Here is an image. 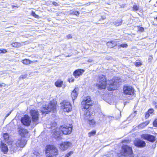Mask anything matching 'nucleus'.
I'll list each match as a JSON object with an SVG mask.
<instances>
[{
  "label": "nucleus",
  "mask_w": 157,
  "mask_h": 157,
  "mask_svg": "<svg viewBox=\"0 0 157 157\" xmlns=\"http://www.w3.org/2000/svg\"><path fill=\"white\" fill-rule=\"evenodd\" d=\"M92 104V101L89 96H87L84 98L83 101L81 102L82 109L85 110L84 113V118L86 120L88 119L90 117V113L89 111V107L91 106Z\"/></svg>",
  "instance_id": "obj_1"
},
{
  "label": "nucleus",
  "mask_w": 157,
  "mask_h": 157,
  "mask_svg": "<svg viewBox=\"0 0 157 157\" xmlns=\"http://www.w3.org/2000/svg\"><path fill=\"white\" fill-rule=\"evenodd\" d=\"M56 102L55 101H51L49 103L46 102L41 109V111L42 114H46L52 111L55 112L56 111Z\"/></svg>",
  "instance_id": "obj_2"
},
{
  "label": "nucleus",
  "mask_w": 157,
  "mask_h": 157,
  "mask_svg": "<svg viewBox=\"0 0 157 157\" xmlns=\"http://www.w3.org/2000/svg\"><path fill=\"white\" fill-rule=\"evenodd\" d=\"M122 149L121 153L118 154V156H121L122 155L126 157H130L133 156L132 151L131 147L125 145L122 146Z\"/></svg>",
  "instance_id": "obj_3"
},
{
  "label": "nucleus",
  "mask_w": 157,
  "mask_h": 157,
  "mask_svg": "<svg viewBox=\"0 0 157 157\" xmlns=\"http://www.w3.org/2000/svg\"><path fill=\"white\" fill-rule=\"evenodd\" d=\"M58 150L52 145H49L46 147V155L47 157H54L58 153Z\"/></svg>",
  "instance_id": "obj_4"
},
{
  "label": "nucleus",
  "mask_w": 157,
  "mask_h": 157,
  "mask_svg": "<svg viewBox=\"0 0 157 157\" xmlns=\"http://www.w3.org/2000/svg\"><path fill=\"white\" fill-rule=\"evenodd\" d=\"M118 78V77H115L113 78L110 83H109V85L107 86V89L108 90H115L119 86V80Z\"/></svg>",
  "instance_id": "obj_5"
},
{
  "label": "nucleus",
  "mask_w": 157,
  "mask_h": 157,
  "mask_svg": "<svg viewBox=\"0 0 157 157\" xmlns=\"http://www.w3.org/2000/svg\"><path fill=\"white\" fill-rule=\"evenodd\" d=\"M106 82V78L105 75L99 76V89L105 88Z\"/></svg>",
  "instance_id": "obj_6"
},
{
  "label": "nucleus",
  "mask_w": 157,
  "mask_h": 157,
  "mask_svg": "<svg viewBox=\"0 0 157 157\" xmlns=\"http://www.w3.org/2000/svg\"><path fill=\"white\" fill-rule=\"evenodd\" d=\"M52 136L58 140H59L61 139V136L62 135L60 128H57L53 131Z\"/></svg>",
  "instance_id": "obj_7"
},
{
  "label": "nucleus",
  "mask_w": 157,
  "mask_h": 157,
  "mask_svg": "<svg viewBox=\"0 0 157 157\" xmlns=\"http://www.w3.org/2000/svg\"><path fill=\"white\" fill-rule=\"evenodd\" d=\"M31 115L32 117V121L35 123L36 124H38L37 121L39 118V114L38 111L37 110H32L30 111Z\"/></svg>",
  "instance_id": "obj_8"
},
{
  "label": "nucleus",
  "mask_w": 157,
  "mask_h": 157,
  "mask_svg": "<svg viewBox=\"0 0 157 157\" xmlns=\"http://www.w3.org/2000/svg\"><path fill=\"white\" fill-rule=\"evenodd\" d=\"M60 130L61 131L63 134L67 135L70 134L71 132L72 127H67L65 125L61 126L60 127Z\"/></svg>",
  "instance_id": "obj_9"
},
{
  "label": "nucleus",
  "mask_w": 157,
  "mask_h": 157,
  "mask_svg": "<svg viewBox=\"0 0 157 157\" xmlns=\"http://www.w3.org/2000/svg\"><path fill=\"white\" fill-rule=\"evenodd\" d=\"M21 121L24 125L26 126H29L31 122L30 117L27 115H25L23 117H22Z\"/></svg>",
  "instance_id": "obj_10"
},
{
  "label": "nucleus",
  "mask_w": 157,
  "mask_h": 157,
  "mask_svg": "<svg viewBox=\"0 0 157 157\" xmlns=\"http://www.w3.org/2000/svg\"><path fill=\"white\" fill-rule=\"evenodd\" d=\"M64 112H68L72 109V106L70 103L68 102L65 101L63 102V105L61 106Z\"/></svg>",
  "instance_id": "obj_11"
},
{
  "label": "nucleus",
  "mask_w": 157,
  "mask_h": 157,
  "mask_svg": "<svg viewBox=\"0 0 157 157\" xmlns=\"http://www.w3.org/2000/svg\"><path fill=\"white\" fill-rule=\"evenodd\" d=\"M134 89L131 86H124L123 88L124 93L127 95H132L134 93Z\"/></svg>",
  "instance_id": "obj_12"
},
{
  "label": "nucleus",
  "mask_w": 157,
  "mask_h": 157,
  "mask_svg": "<svg viewBox=\"0 0 157 157\" xmlns=\"http://www.w3.org/2000/svg\"><path fill=\"white\" fill-rule=\"evenodd\" d=\"M141 137L142 138L151 142H153L155 140V137L149 134H143L141 135Z\"/></svg>",
  "instance_id": "obj_13"
},
{
  "label": "nucleus",
  "mask_w": 157,
  "mask_h": 157,
  "mask_svg": "<svg viewBox=\"0 0 157 157\" xmlns=\"http://www.w3.org/2000/svg\"><path fill=\"white\" fill-rule=\"evenodd\" d=\"M134 144L136 147H144L146 145L144 141L139 139H136L135 140Z\"/></svg>",
  "instance_id": "obj_14"
},
{
  "label": "nucleus",
  "mask_w": 157,
  "mask_h": 157,
  "mask_svg": "<svg viewBox=\"0 0 157 157\" xmlns=\"http://www.w3.org/2000/svg\"><path fill=\"white\" fill-rule=\"evenodd\" d=\"M71 145V143L69 142H63L60 144L59 147L61 150L65 151Z\"/></svg>",
  "instance_id": "obj_15"
},
{
  "label": "nucleus",
  "mask_w": 157,
  "mask_h": 157,
  "mask_svg": "<svg viewBox=\"0 0 157 157\" xmlns=\"http://www.w3.org/2000/svg\"><path fill=\"white\" fill-rule=\"evenodd\" d=\"M26 144L25 140L22 138L17 140L15 145L17 147H23Z\"/></svg>",
  "instance_id": "obj_16"
},
{
  "label": "nucleus",
  "mask_w": 157,
  "mask_h": 157,
  "mask_svg": "<svg viewBox=\"0 0 157 157\" xmlns=\"http://www.w3.org/2000/svg\"><path fill=\"white\" fill-rule=\"evenodd\" d=\"M85 70L83 69H78L75 70L73 72V75L76 78H78L82 75Z\"/></svg>",
  "instance_id": "obj_17"
},
{
  "label": "nucleus",
  "mask_w": 157,
  "mask_h": 157,
  "mask_svg": "<svg viewBox=\"0 0 157 157\" xmlns=\"http://www.w3.org/2000/svg\"><path fill=\"white\" fill-rule=\"evenodd\" d=\"M19 132L21 136L23 137H26L28 135V130L22 128H19Z\"/></svg>",
  "instance_id": "obj_18"
},
{
  "label": "nucleus",
  "mask_w": 157,
  "mask_h": 157,
  "mask_svg": "<svg viewBox=\"0 0 157 157\" xmlns=\"http://www.w3.org/2000/svg\"><path fill=\"white\" fill-rule=\"evenodd\" d=\"M0 147L1 151L3 152L4 154H6L8 151V149L7 145L1 141L0 144Z\"/></svg>",
  "instance_id": "obj_19"
},
{
  "label": "nucleus",
  "mask_w": 157,
  "mask_h": 157,
  "mask_svg": "<svg viewBox=\"0 0 157 157\" xmlns=\"http://www.w3.org/2000/svg\"><path fill=\"white\" fill-rule=\"evenodd\" d=\"M117 40L114 41H110L106 43L107 45L110 48H112L117 45V43L118 42Z\"/></svg>",
  "instance_id": "obj_20"
},
{
  "label": "nucleus",
  "mask_w": 157,
  "mask_h": 157,
  "mask_svg": "<svg viewBox=\"0 0 157 157\" xmlns=\"http://www.w3.org/2000/svg\"><path fill=\"white\" fill-rule=\"evenodd\" d=\"M78 91V88H75L71 94V97L72 98V99L74 100L77 97L78 93L77 91Z\"/></svg>",
  "instance_id": "obj_21"
},
{
  "label": "nucleus",
  "mask_w": 157,
  "mask_h": 157,
  "mask_svg": "<svg viewBox=\"0 0 157 157\" xmlns=\"http://www.w3.org/2000/svg\"><path fill=\"white\" fill-rule=\"evenodd\" d=\"M122 23V20L121 19H118L115 21L114 22H113V24H114V25L116 26H119L121 25Z\"/></svg>",
  "instance_id": "obj_22"
},
{
  "label": "nucleus",
  "mask_w": 157,
  "mask_h": 157,
  "mask_svg": "<svg viewBox=\"0 0 157 157\" xmlns=\"http://www.w3.org/2000/svg\"><path fill=\"white\" fill-rule=\"evenodd\" d=\"M63 82L62 81L58 80L55 82V85L57 87H60L62 86Z\"/></svg>",
  "instance_id": "obj_23"
},
{
  "label": "nucleus",
  "mask_w": 157,
  "mask_h": 157,
  "mask_svg": "<svg viewBox=\"0 0 157 157\" xmlns=\"http://www.w3.org/2000/svg\"><path fill=\"white\" fill-rule=\"evenodd\" d=\"M11 45L12 46L15 47H19L22 46L20 43L18 42L13 43L11 44Z\"/></svg>",
  "instance_id": "obj_24"
},
{
  "label": "nucleus",
  "mask_w": 157,
  "mask_h": 157,
  "mask_svg": "<svg viewBox=\"0 0 157 157\" xmlns=\"http://www.w3.org/2000/svg\"><path fill=\"white\" fill-rule=\"evenodd\" d=\"M3 136L6 141H8L9 138V135L8 133H4L3 134Z\"/></svg>",
  "instance_id": "obj_25"
},
{
  "label": "nucleus",
  "mask_w": 157,
  "mask_h": 157,
  "mask_svg": "<svg viewBox=\"0 0 157 157\" xmlns=\"http://www.w3.org/2000/svg\"><path fill=\"white\" fill-rule=\"evenodd\" d=\"M32 61L29 59H25L22 60V62L24 64H28L31 63L30 62Z\"/></svg>",
  "instance_id": "obj_26"
},
{
  "label": "nucleus",
  "mask_w": 157,
  "mask_h": 157,
  "mask_svg": "<svg viewBox=\"0 0 157 157\" xmlns=\"http://www.w3.org/2000/svg\"><path fill=\"white\" fill-rule=\"evenodd\" d=\"M88 122L90 125H93L95 124V121L94 120H89Z\"/></svg>",
  "instance_id": "obj_27"
},
{
  "label": "nucleus",
  "mask_w": 157,
  "mask_h": 157,
  "mask_svg": "<svg viewBox=\"0 0 157 157\" xmlns=\"http://www.w3.org/2000/svg\"><path fill=\"white\" fill-rule=\"evenodd\" d=\"M71 13L72 14L75 15L76 16L78 15L79 14V12L78 11L75 10L72 11Z\"/></svg>",
  "instance_id": "obj_28"
},
{
  "label": "nucleus",
  "mask_w": 157,
  "mask_h": 157,
  "mask_svg": "<svg viewBox=\"0 0 157 157\" xmlns=\"http://www.w3.org/2000/svg\"><path fill=\"white\" fill-rule=\"evenodd\" d=\"M133 10L134 11H136L139 10V7L136 5H134L133 6Z\"/></svg>",
  "instance_id": "obj_29"
},
{
  "label": "nucleus",
  "mask_w": 157,
  "mask_h": 157,
  "mask_svg": "<svg viewBox=\"0 0 157 157\" xmlns=\"http://www.w3.org/2000/svg\"><path fill=\"white\" fill-rule=\"evenodd\" d=\"M95 133L96 131H95L91 132L89 133V137H90L92 136H94V135H95Z\"/></svg>",
  "instance_id": "obj_30"
},
{
  "label": "nucleus",
  "mask_w": 157,
  "mask_h": 157,
  "mask_svg": "<svg viewBox=\"0 0 157 157\" xmlns=\"http://www.w3.org/2000/svg\"><path fill=\"white\" fill-rule=\"evenodd\" d=\"M119 47H120L127 48L128 47V45L126 44H123L119 45Z\"/></svg>",
  "instance_id": "obj_31"
},
{
  "label": "nucleus",
  "mask_w": 157,
  "mask_h": 157,
  "mask_svg": "<svg viewBox=\"0 0 157 157\" xmlns=\"http://www.w3.org/2000/svg\"><path fill=\"white\" fill-rule=\"evenodd\" d=\"M73 153L72 151L69 152L66 155L65 157H69L71 155L73 154Z\"/></svg>",
  "instance_id": "obj_32"
},
{
  "label": "nucleus",
  "mask_w": 157,
  "mask_h": 157,
  "mask_svg": "<svg viewBox=\"0 0 157 157\" xmlns=\"http://www.w3.org/2000/svg\"><path fill=\"white\" fill-rule=\"evenodd\" d=\"M27 75H21L20 77V78H21L23 79L27 77Z\"/></svg>",
  "instance_id": "obj_33"
},
{
  "label": "nucleus",
  "mask_w": 157,
  "mask_h": 157,
  "mask_svg": "<svg viewBox=\"0 0 157 157\" xmlns=\"http://www.w3.org/2000/svg\"><path fill=\"white\" fill-rule=\"evenodd\" d=\"M32 14L33 17L36 18H37L38 17V15H36L35 13L33 11L32 13Z\"/></svg>",
  "instance_id": "obj_34"
},
{
  "label": "nucleus",
  "mask_w": 157,
  "mask_h": 157,
  "mask_svg": "<svg viewBox=\"0 0 157 157\" xmlns=\"http://www.w3.org/2000/svg\"><path fill=\"white\" fill-rule=\"evenodd\" d=\"M138 31H140V32H143L144 31V29L143 27H140L138 29Z\"/></svg>",
  "instance_id": "obj_35"
},
{
  "label": "nucleus",
  "mask_w": 157,
  "mask_h": 157,
  "mask_svg": "<svg viewBox=\"0 0 157 157\" xmlns=\"http://www.w3.org/2000/svg\"><path fill=\"white\" fill-rule=\"evenodd\" d=\"M7 52V51L5 49L0 50V53H5Z\"/></svg>",
  "instance_id": "obj_36"
},
{
  "label": "nucleus",
  "mask_w": 157,
  "mask_h": 157,
  "mask_svg": "<svg viewBox=\"0 0 157 157\" xmlns=\"http://www.w3.org/2000/svg\"><path fill=\"white\" fill-rule=\"evenodd\" d=\"M153 111H154V110L152 109H149L148 111V113H153Z\"/></svg>",
  "instance_id": "obj_37"
},
{
  "label": "nucleus",
  "mask_w": 157,
  "mask_h": 157,
  "mask_svg": "<svg viewBox=\"0 0 157 157\" xmlns=\"http://www.w3.org/2000/svg\"><path fill=\"white\" fill-rule=\"evenodd\" d=\"M153 124L155 126L157 127V119L154 121Z\"/></svg>",
  "instance_id": "obj_38"
},
{
  "label": "nucleus",
  "mask_w": 157,
  "mask_h": 157,
  "mask_svg": "<svg viewBox=\"0 0 157 157\" xmlns=\"http://www.w3.org/2000/svg\"><path fill=\"white\" fill-rule=\"evenodd\" d=\"M135 65L136 66L139 67L141 65V63L140 62H137L136 63Z\"/></svg>",
  "instance_id": "obj_39"
},
{
  "label": "nucleus",
  "mask_w": 157,
  "mask_h": 157,
  "mask_svg": "<svg viewBox=\"0 0 157 157\" xmlns=\"http://www.w3.org/2000/svg\"><path fill=\"white\" fill-rule=\"evenodd\" d=\"M150 116L149 113L148 112L146 113L145 115V117L146 118H148Z\"/></svg>",
  "instance_id": "obj_40"
},
{
  "label": "nucleus",
  "mask_w": 157,
  "mask_h": 157,
  "mask_svg": "<svg viewBox=\"0 0 157 157\" xmlns=\"http://www.w3.org/2000/svg\"><path fill=\"white\" fill-rule=\"evenodd\" d=\"M52 4L55 6H59V5L58 4L57 2H53Z\"/></svg>",
  "instance_id": "obj_41"
},
{
  "label": "nucleus",
  "mask_w": 157,
  "mask_h": 157,
  "mask_svg": "<svg viewBox=\"0 0 157 157\" xmlns=\"http://www.w3.org/2000/svg\"><path fill=\"white\" fill-rule=\"evenodd\" d=\"M67 37L68 39L71 38L72 37L71 34H68L67 36Z\"/></svg>",
  "instance_id": "obj_42"
},
{
  "label": "nucleus",
  "mask_w": 157,
  "mask_h": 157,
  "mask_svg": "<svg viewBox=\"0 0 157 157\" xmlns=\"http://www.w3.org/2000/svg\"><path fill=\"white\" fill-rule=\"evenodd\" d=\"M11 112L10 111L9 113H8L6 115L5 117V118L6 119V118L10 114Z\"/></svg>",
  "instance_id": "obj_43"
},
{
  "label": "nucleus",
  "mask_w": 157,
  "mask_h": 157,
  "mask_svg": "<svg viewBox=\"0 0 157 157\" xmlns=\"http://www.w3.org/2000/svg\"><path fill=\"white\" fill-rule=\"evenodd\" d=\"M71 82H73L74 81V80L73 79H72L71 78Z\"/></svg>",
  "instance_id": "obj_44"
},
{
  "label": "nucleus",
  "mask_w": 157,
  "mask_h": 157,
  "mask_svg": "<svg viewBox=\"0 0 157 157\" xmlns=\"http://www.w3.org/2000/svg\"><path fill=\"white\" fill-rule=\"evenodd\" d=\"M153 104L154 105H156V102L154 101L153 102Z\"/></svg>",
  "instance_id": "obj_45"
},
{
  "label": "nucleus",
  "mask_w": 157,
  "mask_h": 157,
  "mask_svg": "<svg viewBox=\"0 0 157 157\" xmlns=\"http://www.w3.org/2000/svg\"><path fill=\"white\" fill-rule=\"evenodd\" d=\"M12 6V8H14V7H16V6Z\"/></svg>",
  "instance_id": "obj_46"
},
{
  "label": "nucleus",
  "mask_w": 157,
  "mask_h": 157,
  "mask_svg": "<svg viewBox=\"0 0 157 157\" xmlns=\"http://www.w3.org/2000/svg\"><path fill=\"white\" fill-rule=\"evenodd\" d=\"M2 86H3L1 84H0V88L2 87Z\"/></svg>",
  "instance_id": "obj_47"
},
{
  "label": "nucleus",
  "mask_w": 157,
  "mask_h": 157,
  "mask_svg": "<svg viewBox=\"0 0 157 157\" xmlns=\"http://www.w3.org/2000/svg\"><path fill=\"white\" fill-rule=\"evenodd\" d=\"M155 108L157 109V105H155Z\"/></svg>",
  "instance_id": "obj_48"
},
{
  "label": "nucleus",
  "mask_w": 157,
  "mask_h": 157,
  "mask_svg": "<svg viewBox=\"0 0 157 157\" xmlns=\"http://www.w3.org/2000/svg\"><path fill=\"white\" fill-rule=\"evenodd\" d=\"M71 56V55H68V56Z\"/></svg>",
  "instance_id": "obj_49"
},
{
  "label": "nucleus",
  "mask_w": 157,
  "mask_h": 157,
  "mask_svg": "<svg viewBox=\"0 0 157 157\" xmlns=\"http://www.w3.org/2000/svg\"><path fill=\"white\" fill-rule=\"evenodd\" d=\"M155 19L157 21V17H156Z\"/></svg>",
  "instance_id": "obj_50"
},
{
  "label": "nucleus",
  "mask_w": 157,
  "mask_h": 157,
  "mask_svg": "<svg viewBox=\"0 0 157 157\" xmlns=\"http://www.w3.org/2000/svg\"><path fill=\"white\" fill-rule=\"evenodd\" d=\"M96 85L97 87L98 84L97 83H96Z\"/></svg>",
  "instance_id": "obj_51"
},
{
  "label": "nucleus",
  "mask_w": 157,
  "mask_h": 157,
  "mask_svg": "<svg viewBox=\"0 0 157 157\" xmlns=\"http://www.w3.org/2000/svg\"><path fill=\"white\" fill-rule=\"evenodd\" d=\"M105 18H102V19H105Z\"/></svg>",
  "instance_id": "obj_52"
}]
</instances>
